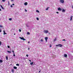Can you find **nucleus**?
<instances>
[{
  "label": "nucleus",
  "instance_id": "f257e3e1",
  "mask_svg": "<svg viewBox=\"0 0 73 73\" xmlns=\"http://www.w3.org/2000/svg\"><path fill=\"white\" fill-rule=\"evenodd\" d=\"M44 33H48V30H44L43 31Z\"/></svg>",
  "mask_w": 73,
  "mask_h": 73
},
{
  "label": "nucleus",
  "instance_id": "f03ea898",
  "mask_svg": "<svg viewBox=\"0 0 73 73\" xmlns=\"http://www.w3.org/2000/svg\"><path fill=\"white\" fill-rule=\"evenodd\" d=\"M56 46H60V47H62V45H61V44H60L58 45H56Z\"/></svg>",
  "mask_w": 73,
  "mask_h": 73
},
{
  "label": "nucleus",
  "instance_id": "7ed1b4c3",
  "mask_svg": "<svg viewBox=\"0 0 73 73\" xmlns=\"http://www.w3.org/2000/svg\"><path fill=\"white\" fill-rule=\"evenodd\" d=\"M60 2L61 3H64V0H60Z\"/></svg>",
  "mask_w": 73,
  "mask_h": 73
},
{
  "label": "nucleus",
  "instance_id": "20e7f679",
  "mask_svg": "<svg viewBox=\"0 0 73 73\" xmlns=\"http://www.w3.org/2000/svg\"><path fill=\"white\" fill-rule=\"evenodd\" d=\"M20 38L21 39V40H26V39L24 38L23 37H20Z\"/></svg>",
  "mask_w": 73,
  "mask_h": 73
},
{
  "label": "nucleus",
  "instance_id": "39448f33",
  "mask_svg": "<svg viewBox=\"0 0 73 73\" xmlns=\"http://www.w3.org/2000/svg\"><path fill=\"white\" fill-rule=\"evenodd\" d=\"M45 39L46 40V42H47V40L48 39V37H45Z\"/></svg>",
  "mask_w": 73,
  "mask_h": 73
},
{
  "label": "nucleus",
  "instance_id": "423d86ee",
  "mask_svg": "<svg viewBox=\"0 0 73 73\" xmlns=\"http://www.w3.org/2000/svg\"><path fill=\"white\" fill-rule=\"evenodd\" d=\"M25 5H28V3L27 2H25L24 3Z\"/></svg>",
  "mask_w": 73,
  "mask_h": 73
},
{
  "label": "nucleus",
  "instance_id": "0eeeda50",
  "mask_svg": "<svg viewBox=\"0 0 73 73\" xmlns=\"http://www.w3.org/2000/svg\"><path fill=\"white\" fill-rule=\"evenodd\" d=\"M58 11H62V9L60 8H58Z\"/></svg>",
  "mask_w": 73,
  "mask_h": 73
},
{
  "label": "nucleus",
  "instance_id": "6e6552de",
  "mask_svg": "<svg viewBox=\"0 0 73 73\" xmlns=\"http://www.w3.org/2000/svg\"><path fill=\"white\" fill-rule=\"evenodd\" d=\"M3 32L4 33L3 35H7V33H5V31H3Z\"/></svg>",
  "mask_w": 73,
  "mask_h": 73
},
{
  "label": "nucleus",
  "instance_id": "1a4fd4ad",
  "mask_svg": "<svg viewBox=\"0 0 73 73\" xmlns=\"http://www.w3.org/2000/svg\"><path fill=\"white\" fill-rule=\"evenodd\" d=\"M56 40H57V39L56 38H55V39L53 40V41L54 42H55Z\"/></svg>",
  "mask_w": 73,
  "mask_h": 73
},
{
  "label": "nucleus",
  "instance_id": "9d476101",
  "mask_svg": "<svg viewBox=\"0 0 73 73\" xmlns=\"http://www.w3.org/2000/svg\"><path fill=\"white\" fill-rule=\"evenodd\" d=\"M72 17H73V16H71L70 17V21H72Z\"/></svg>",
  "mask_w": 73,
  "mask_h": 73
},
{
  "label": "nucleus",
  "instance_id": "9b49d317",
  "mask_svg": "<svg viewBox=\"0 0 73 73\" xmlns=\"http://www.w3.org/2000/svg\"><path fill=\"white\" fill-rule=\"evenodd\" d=\"M67 54H64V56L65 57H67Z\"/></svg>",
  "mask_w": 73,
  "mask_h": 73
},
{
  "label": "nucleus",
  "instance_id": "f8f14e48",
  "mask_svg": "<svg viewBox=\"0 0 73 73\" xmlns=\"http://www.w3.org/2000/svg\"><path fill=\"white\" fill-rule=\"evenodd\" d=\"M33 62H31L30 63V65H33Z\"/></svg>",
  "mask_w": 73,
  "mask_h": 73
},
{
  "label": "nucleus",
  "instance_id": "ddd939ff",
  "mask_svg": "<svg viewBox=\"0 0 73 73\" xmlns=\"http://www.w3.org/2000/svg\"><path fill=\"white\" fill-rule=\"evenodd\" d=\"M0 6H1V7L2 9H4V8L3 7V6H2V5H1Z\"/></svg>",
  "mask_w": 73,
  "mask_h": 73
},
{
  "label": "nucleus",
  "instance_id": "4468645a",
  "mask_svg": "<svg viewBox=\"0 0 73 73\" xmlns=\"http://www.w3.org/2000/svg\"><path fill=\"white\" fill-rule=\"evenodd\" d=\"M3 62V61L2 60H0V62L2 63Z\"/></svg>",
  "mask_w": 73,
  "mask_h": 73
},
{
  "label": "nucleus",
  "instance_id": "2eb2a0df",
  "mask_svg": "<svg viewBox=\"0 0 73 73\" xmlns=\"http://www.w3.org/2000/svg\"><path fill=\"white\" fill-rule=\"evenodd\" d=\"M13 68L14 69H17V67H16V66H14L13 67Z\"/></svg>",
  "mask_w": 73,
  "mask_h": 73
},
{
  "label": "nucleus",
  "instance_id": "dca6fc26",
  "mask_svg": "<svg viewBox=\"0 0 73 73\" xmlns=\"http://www.w3.org/2000/svg\"><path fill=\"white\" fill-rule=\"evenodd\" d=\"M11 72L12 73H14V70H13V69H12L11 70Z\"/></svg>",
  "mask_w": 73,
  "mask_h": 73
},
{
  "label": "nucleus",
  "instance_id": "f3484780",
  "mask_svg": "<svg viewBox=\"0 0 73 73\" xmlns=\"http://www.w3.org/2000/svg\"><path fill=\"white\" fill-rule=\"evenodd\" d=\"M65 10H64V9H62V12H65Z\"/></svg>",
  "mask_w": 73,
  "mask_h": 73
},
{
  "label": "nucleus",
  "instance_id": "a211bd4d",
  "mask_svg": "<svg viewBox=\"0 0 73 73\" xmlns=\"http://www.w3.org/2000/svg\"><path fill=\"white\" fill-rule=\"evenodd\" d=\"M27 35H30V33H29V32H27Z\"/></svg>",
  "mask_w": 73,
  "mask_h": 73
},
{
  "label": "nucleus",
  "instance_id": "6ab92c4d",
  "mask_svg": "<svg viewBox=\"0 0 73 73\" xmlns=\"http://www.w3.org/2000/svg\"><path fill=\"white\" fill-rule=\"evenodd\" d=\"M9 20H10V21H12V18H10L9 19Z\"/></svg>",
  "mask_w": 73,
  "mask_h": 73
},
{
  "label": "nucleus",
  "instance_id": "aec40b11",
  "mask_svg": "<svg viewBox=\"0 0 73 73\" xmlns=\"http://www.w3.org/2000/svg\"><path fill=\"white\" fill-rule=\"evenodd\" d=\"M6 60H8V56H6Z\"/></svg>",
  "mask_w": 73,
  "mask_h": 73
},
{
  "label": "nucleus",
  "instance_id": "412c9836",
  "mask_svg": "<svg viewBox=\"0 0 73 73\" xmlns=\"http://www.w3.org/2000/svg\"><path fill=\"white\" fill-rule=\"evenodd\" d=\"M7 52H8V53H11V51H7Z\"/></svg>",
  "mask_w": 73,
  "mask_h": 73
},
{
  "label": "nucleus",
  "instance_id": "4be33fe9",
  "mask_svg": "<svg viewBox=\"0 0 73 73\" xmlns=\"http://www.w3.org/2000/svg\"><path fill=\"white\" fill-rule=\"evenodd\" d=\"M0 28H3V26L1 25H0Z\"/></svg>",
  "mask_w": 73,
  "mask_h": 73
},
{
  "label": "nucleus",
  "instance_id": "5701e85b",
  "mask_svg": "<svg viewBox=\"0 0 73 73\" xmlns=\"http://www.w3.org/2000/svg\"><path fill=\"white\" fill-rule=\"evenodd\" d=\"M36 12H38V13H39V11H38V10H37L36 11Z\"/></svg>",
  "mask_w": 73,
  "mask_h": 73
},
{
  "label": "nucleus",
  "instance_id": "b1692460",
  "mask_svg": "<svg viewBox=\"0 0 73 73\" xmlns=\"http://www.w3.org/2000/svg\"><path fill=\"white\" fill-rule=\"evenodd\" d=\"M16 65L17 66H19V64H16Z\"/></svg>",
  "mask_w": 73,
  "mask_h": 73
},
{
  "label": "nucleus",
  "instance_id": "393cba45",
  "mask_svg": "<svg viewBox=\"0 0 73 73\" xmlns=\"http://www.w3.org/2000/svg\"><path fill=\"white\" fill-rule=\"evenodd\" d=\"M36 20H39V19H38V18H36Z\"/></svg>",
  "mask_w": 73,
  "mask_h": 73
},
{
  "label": "nucleus",
  "instance_id": "a878e982",
  "mask_svg": "<svg viewBox=\"0 0 73 73\" xmlns=\"http://www.w3.org/2000/svg\"><path fill=\"white\" fill-rule=\"evenodd\" d=\"M56 57V56L55 55H54L53 57V58H55Z\"/></svg>",
  "mask_w": 73,
  "mask_h": 73
},
{
  "label": "nucleus",
  "instance_id": "bb28decb",
  "mask_svg": "<svg viewBox=\"0 0 73 73\" xmlns=\"http://www.w3.org/2000/svg\"><path fill=\"white\" fill-rule=\"evenodd\" d=\"M8 3L9 5H10V4H9V1H8Z\"/></svg>",
  "mask_w": 73,
  "mask_h": 73
},
{
  "label": "nucleus",
  "instance_id": "cd10ccee",
  "mask_svg": "<svg viewBox=\"0 0 73 73\" xmlns=\"http://www.w3.org/2000/svg\"><path fill=\"white\" fill-rule=\"evenodd\" d=\"M19 32H21V29H19Z\"/></svg>",
  "mask_w": 73,
  "mask_h": 73
},
{
  "label": "nucleus",
  "instance_id": "c85d7f7f",
  "mask_svg": "<svg viewBox=\"0 0 73 73\" xmlns=\"http://www.w3.org/2000/svg\"><path fill=\"white\" fill-rule=\"evenodd\" d=\"M1 45V42L0 41V46Z\"/></svg>",
  "mask_w": 73,
  "mask_h": 73
},
{
  "label": "nucleus",
  "instance_id": "c756f323",
  "mask_svg": "<svg viewBox=\"0 0 73 73\" xmlns=\"http://www.w3.org/2000/svg\"><path fill=\"white\" fill-rule=\"evenodd\" d=\"M7 47H8V48H10V46H7Z\"/></svg>",
  "mask_w": 73,
  "mask_h": 73
},
{
  "label": "nucleus",
  "instance_id": "7c9ffc66",
  "mask_svg": "<svg viewBox=\"0 0 73 73\" xmlns=\"http://www.w3.org/2000/svg\"><path fill=\"white\" fill-rule=\"evenodd\" d=\"M48 8H49V7H47V8L46 9V10H48Z\"/></svg>",
  "mask_w": 73,
  "mask_h": 73
},
{
  "label": "nucleus",
  "instance_id": "2f4dec72",
  "mask_svg": "<svg viewBox=\"0 0 73 73\" xmlns=\"http://www.w3.org/2000/svg\"><path fill=\"white\" fill-rule=\"evenodd\" d=\"M14 54H13V56H14V57H15V53H14Z\"/></svg>",
  "mask_w": 73,
  "mask_h": 73
},
{
  "label": "nucleus",
  "instance_id": "473e14b6",
  "mask_svg": "<svg viewBox=\"0 0 73 73\" xmlns=\"http://www.w3.org/2000/svg\"><path fill=\"white\" fill-rule=\"evenodd\" d=\"M5 1V0H2V1H3V2Z\"/></svg>",
  "mask_w": 73,
  "mask_h": 73
},
{
  "label": "nucleus",
  "instance_id": "72a5a7b5",
  "mask_svg": "<svg viewBox=\"0 0 73 73\" xmlns=\"http://www.w3.org/2000/svg\"><path fill=\"white\" fill-rule=\"evenodd\" d=\"M40 41H43V40H42V39H41L40 40Z\"/></svg>",
  "mask_w": 73,
  "mask_h": 73
},
{
  "label": "nucleus",
  "instance_id": "f704fd0d",
  "mask_svg": "<svg viewBox=\"0 0 73 73\" xmlns=\"http://www.w3.org/2000/svg\"><path fill=\"white\" fill-rule=\"evenodd\" d=\"M51 47H52V45L50 44V47L51 48Z\"/></svg>",
  "mask_w": 73,
  "mask_h": 73
},
{
  "label": "nucleus",
  "instance_id": "c9c22d12",
  "mask_svg": "<svg viewBox=\"0 0 73 73\" xmlns=\"http://www.w3.org/2000/svg\"><path fill=\"white\" fill-rule=\"evenodd\" d=\"M0 32H1V30L0 29Z\"/></svg>",
  "mask_w": 73,
  "mask_h": 73
},
{
  "label": "nucleus",
  "instance_id": "e433bc0d",
  "mask_svg": "<svg viewBox=\"0 0 73 73\" xmlns=\"http://www.w3.org/2000/svg\"><path fill=\"white\" fill-rule=\"evenodd\" d=\"M12 52H13V54L14 53V51H13V50Z\"/></svg>",
  "mask_w": 73,
  "mask_h": 73
},
{
  "label": "nucleus",
  "instance_id": "4c0bfd02",
  "mask_svg": "<svg viewBox=\"0 0 73 73\" xmlns=\"http://www.w3.org/2000/svg\"><path fill=\"white\" fill-rule=\"evenodd\" d=\"M26 56H27V57H28V54H27V55H26Z\"/></svg>",
  "mask_w": 73,
  "mask_h": 73
},
{
  "label": "nucleus",
  "instance_id": "58836bf2",
  "mask_svg": "<svg viewBox=\"0 0 73 73\" xmlns=\"http://www.w3.org/2000/svg\"><path fill=\"white\" fill-rule=\"evenodd\" d=\"M11 1H14V0H11Z\"/></svg>",
  "mask_w": 73,
  "mask_h": 73
},
{
  "label": "nucleus",
  "instance_id": "ea45409f",
  "mask_svg": "<svg viewBox=\"0 0 73 73\" xmlns=\"http://www.w3.org/2000/svg\"><path fill=\"white\" fill-rule=\"evenodd\" d=\"M11 7H13V6L12 5H11Z\"/></svg>",
  "mask_w": 73,
  "mask_h": 73
},
{
  "label": "nucleus",
  "instance_id": "a19ab883",
  "mask_svg": "<svg viewBox=\"0 0 73 73\" xmlns=\"http://www.w3.org/2000/svg\"><path fill=\"white\" fill-rule=\"evenodd\" d=\"M25 12H27V10H26V9H25Z\"/></svg>",
  "mask_w": 73,
  "mask_h": 73
},
{
  "label": "nucleus",
  "instance_id": "79ce46f5",
  "mask_svg": "<svg viewBox=\"0 0 73 73\" xmlns=\"http://www.w3.org/2000/svg\"><path fill=\"white\" fill-rule=\"evenodd\" d=\"M62 41H65V39H63L62 40Z\"/></svg>",
  "mask_w": 73,
  "mask_h": 73
},
{
  "label": "nucleus",
  "instance_id": "37998d69",
  "mask_svg": "<svg viewBox=\"0 0 73 73\" xmlns=\"http://www.w3.org/2000/svg\"><path fill=\"white\" fill-rule=\"evenodd\" d=\"M56 13H57L58 14V12H56Z\"/></svg>",
  "mask_w": 73,
  "mask_h": 73
},
{
  "label": "nucleus",
  "instance_id": "c03bdc74",
  "mask_svg": "<svg viewBox=\"0 0 73 73\" xmlns=\"http://www.w3.org/2000/svg\"><path fill=\"white\" fill-rule=\"evenodd\" d=\"M12 5H15V4H12Z\"/></svg>",
  "mask_w": 73,
  "mask_h": 73
},
{
  "label": "nucleus",
  "instance_id": "a18cd8bd",
  "mask_svg": "<svg viewBox=\"0 0 73 73\" xmlns=\"http://www.w3.org/2000/svg\"><path fill=\"white\" fill-rule=\"evenodd\" d=\"M41 72V71H39V73H40Z\"/></svg>",
  "mask_w": 73,
  "mask_h": 73
},
{
  "label": "nucleus",
  "instance_id": "49530a36",
  "mask_svg": "<svg viewBox=\"0 0 73 73\" xmlns=\"http://www.w3.org/2000/svg\"><path fill=\"white\" fill-rule=\"evenodd\" d=\"M29 61H30V62H31V60H29Z\"/></svg>",
  "mask_w": 73,
  "mask_h": 73
},
{
  "label": "nucleus",
  "instance_id": "de8ad7c7",
  "mask_svg": "<svg viewBox=\"0 0 73 73\" xmlns=\"http://www.w3.org/2000/svg\"><path fill=\"white\" fill-rule=\"evenodd\" d=\"M0 11H1V9H0Z\"/></svg>",
  "mask_w": 73,
  "mask_h": 73
},
{
  "label": "nucleus",
  "instance_id": "09e8293b",
  "mask_svg": "<svg viewBox=\"0 0 73 73\" xmlns=\"http://www.w3.org/2000/svg\"><path fill=\"white\" fill-rule=\"evenodd\" d=\"M72 9H73V6H72Z\"/></svg>",
  "mask_w": 73,
  "mask_h": 73
},
{
  "label": "nucleus",
  "instance_id": "8fccbe9b",
  "mask_svg": "<svg viewBox=\"0 0 73 73\" xmlns=\"http://www.w3.org/2000/svg\"><path fill=\"white\" fill-rule=\"evenodd\" d=\"M14 35H15V33H14Z\"/></svg>",
  "mask_w": 73,
  "mask_h": 73
},
{
  "label": "nucleus",
  "instance_id": "3c124183",
  "mask_svg": "<svg viewBox=\"0 0 73 73\" xmlns=\"http://www.w3.org/2000/svg\"><path fill=\"white\" fill-rule=\"evenodd\" d=\"M28 43H30V42H28Z\"/></svg>",
  "mask_w": 73,
  "mask_h": 73
},
{
  "label": "nucleus",
  "instance_id": "603ef678",
  "mask_svg": "<svg viewBox=\"0 0 73 73\" xmlns=\"http://www.w3.org/2000/svg\"><path fill=\"white\" fill-rule=\"evenodd\" d=\"M28 50H29V48Z\"/></svg>",
  "mask_w": 73,
  "mask_h": 73
},
{
  "label": "nucleus",
  "instance_id": "864d4df0",
  "mask_svg": "<svg viewBox=\"0 0 73 73\" xmlns=\"http://www.w3.org/2000/svg\"><path fill=\"white\" fill-rule=\"evenodd\" d=\"M1 20V19H0V20Z\"/></svg>",
  "mask_w": 73,
  "mask_h": 73
},
{
  "label": "nucleus",
  "instance_id": "5fc2aeb1",
  "mask_svg": "<svg viewBox=\"0 0 73 73\" xmlns=\"http://www.w3.org/2000/svg\"><path fill=\"white\" fill-rule=\"evenodd\" d=\"M27 27H28V26H27Z\"/></svg>",
  "mask_w": 73,
  "mask_h": 73
}]
</instances>
